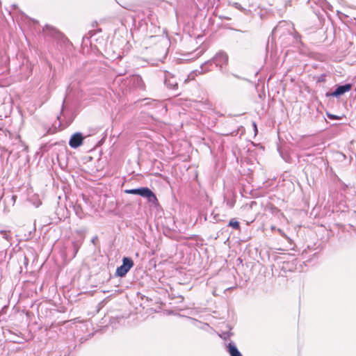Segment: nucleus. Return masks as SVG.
<instances>
[{"label": "nucleus", "instance_id": "1", "mask_svg": "<svg viewBox=\"0 0 356 356\" xmlns=\"http://www.w3.org/2000/svg\"><path fill=\"white\" fill-rule=\"evenodd\" d=\"M124 192L127 194L138 195L147 200L148 202L154 205L159 204L156 195L147 187H141L138 188L127 189Z\"/></svg>", "mask_w": 356, "mask_h": 356}, {"label": "nucleus", "instance_id": "2", "mask_svg": "<svg viewBox=\"0 0 356 356\" xmlns=\"http://www.w3.org/2000/svg\"><path fill=\"white\" fill-rule=\"evenodd\" d=\"M134 262L131 258L124 257L122 264L116 269V275L119 277L124 276L133 267Z\"/></svg>", "mask_w": 356, "mask_h": 356}, {"label": "nucleus", "instance_id": "3", "mask_svg": "<svg viewBox=\"0 0 356 356\" xmlns=\"http://www.w3.org/2000/svg\"><path fill=\"white\" fill-rule=\"evenodd\" d=\"M211 60L213 63L215 64L216 67H219L220 70H222L223 66L227 65L228 63V56L224 51H219Z\"/></svg>", "mask_w": 356, "mask_h": 356}, {"label": "nucleus", "instance_id": "4", "mask_svg": "<svg viewBox=\"0 0 356 356\" xmlns=\"http://www.w3.org/2000/svg\"><path fill=\"white\" fill-rule=\"evenodd\" d=\"M213 63L212 60H209L206 62H204L203 64L200 66V71L195 70L190 73L188 75V79H193L195 78V76L197 75V72L200 74L206 73L207 72H209L211 70V67L213 66Z\"/></svg>", "mask_w": 356, "mask_h": 356}, {"label": "nucleus", "instance_id": "5", "mask_svg": "<svg viewBox=\"0 0 356 356\" xmlns=\"http://www.w3.org/2000/svg\"><path fill=\"white\" fill-rule=\"evenodd\" d=\"M129 83L133 87L139 90H144L145 89L144 81L138 74H134L130 76Z\"/></svg>", "mask_w": 356, "mask_h": 356}, {"label": "nucleus", "instance_id": "6", "mask_svg": "<svg viewBox=\"0 0 356 356\" xmlns=\"http://www.w3.org/2000/svg\"><path fill=\"white\" fill-rule=\"evenodd\" d=\"M165 85L171 90H176L178 87V83L176 77L169 72L165 74Z\"/></svg>", "mask_w": 356, "mask_h": 356}, {"label": "nucleus", "instance_id": "7", "mask_svg": "<svg viewBox=\"0 0 356 356\" xmlns=\"http://www.w3.org/2000/svg\"><path fill=\"white\" fill-rule=\"evenodd\" d=\"M83 138L81 133H75L71 136L69 140V145L72 148H77L82 145Z\"/></svg>", "mask_w": 356, "mask_h": 356}, {"label": "nucleus", "instance_id": "8", "mask_svg": "<svg viewBox=\"0 0 356 356\" xmlns=\"http://www.w3.org/2000/svg\"><path fill=\"white\" fill-rule=\"evenodd\" d=\"M352 88V85L350 83H346L345 85L339 86L336 88L335 90L330 94H327V96H332L335 97H339L344 93L350 91Z\"/></svg>", "mask_w": 356, "mask_h": 356}, {"label": "nucleus", "instance_id": "9", "mask_svg": "<svg viewBox=\"0 0 356 356\" xmlns=\"http://www.w3.org/2000/svg\"><path fill=\"white\" fill-rule=\"evenodd\" d=\"M42 31L46 36H49L52 38L58 39L61 36V33L56 28L50 25H46L43 28Z\"/></svg>", "mask_w": 356, "mask_h": 356}, {"label": "nucleus", "instance_id": "10", "mask_svg": "<svg viewBox=\"0 0 356 356\" xmlns=\"http://www.w3.org/2000/svg\"><path fill=\"white\" fill-rule=\"evenodd\" d=\"M287 26L293 29L291 24L286 21L280 22L279 24L274 28L273 32L275 34L282 33L284 29V27Z\"/></svg>", "mask_w": 356, "mask_h": 356}, {"label": "nucleus", "instance_id": "11", "mask_svg": "<svg viewBox=\"0 0 356 356\" xmlns=\"http://www.w3.org/2000/svg\"><path fill=\"white\" fill-rule=\"evenodd\" d=\"M227 347L230 356H242L241 353L234 343H229Z\"/></svg>", "mask_w": 356, "mask_h": 356}, {"label": "nucleus", "instance_id": "12", "mask_svg": "<svg viewBox=\"0 0 356 356\" xmlns=\"http://www.w3.org/2000/svg\"><path fill=\"white\" fill-rule=\"evenodd\" d=\"M16 197V195H14L6 196L3 198L2 197L1 201L3 202V204L8 203L11 206H13L15 203Z\"/></svg>", "mask_w": 356, "mask_h": 356}, {"label": "nucleus", "instance_id": "13", "mask_svg": "<svg viewBox=\"0 0 356 356\" xmlns=\"http://www.w3.org/2000/svg\"><path fill=\"white\" fill-rule=\"evenodd\" d=\"M228 226L233 227L236 230H240L241 229L239 222L236 220L235 218L230 219L228 223Z\"/></svg>", "mask_w": 356, "mask_h": 356}, {"label": "nucleus", "instance_id": "14", "mask_svg": "<svg viewBox=\"0 0 356 356\" xmlns=\"http://www.w3.org/2000/svg\"><path fill=\"white\" fill-rule=\"evenodd\" d=\"M1 233L3 236V238H4L6 240L9 241L11 239V236L6 231H1Z\"/></svg>", "mask_w": 356, "mask_h": 356}, {"label": "nucleus", "instance_id": "15", "mask_svg": "<svg viewBox=\"0 0 356 356\" xmlns=\"http://www.w3.org/2000/svg\"><path fill=\"white\" fill-rule=\"evenodd\" d=\"M327 115L328 118L331 119V120H339L340 119V118L339 116L333 115V114L327 113Z\"/></svg>", "mask_w": 356, "mask_h": 356}, {"label": "nucleus", "instance_id": "16", "mask_svg": "<svg viewBox=\"0 0 356 356\" xmlns=\"http://www.w3.org/2000/svg\"><path fill=\"white\" fill-rule=\"evenodd\" d=\"M73 246H74V256L76 254V253H77V252H78V250H79V245H78L76 243H74V242H73Z\"/></svg>", "mask_w": 356, "mask_h": 356}, {"label": "nucleus", "instance_id": "17", "mask_svg": "<svg viewBox=\"0 0 356 356\" xmlns=\"http://www.w3.org/2000/svg\"><path fill=\"white\" fill-rule=\"evenodd\" d=\"M23 260L24 264L26 267L29 264V259L26 255H24Z\"/></svg>", "mask_w": 356, "mask_h": 356}, {"label": "nucleus", "instance_id": "18", "mask_svg": "<svg viewBox=\"0 0 356 356\" xmlns=\"http://www.w3.org/2000/svg\"><path fill=\"white\" fill-rule=\"evenodd\" d=\"M26 18H28V17H27V16H26ZM29 20H31V21H32V22H33L34 24H39L38 21V20H36V19H31V18H29Z\"/></svg>", "mask_w": 356, "mask_h": 356}, {"label": "nucleus", "instance_id": "19", "mask_svg": "<svg viewBox=\"0 0 356 356\" xmlns=\"http://www.w3.org/2000/svg\"><path fill=\"white\" fill-rule=\"evenodd\" d=\"M270 208H271V210H272V212H273V213H275V212H279V211H279V209H277L276 207H271Z\"/></svg>", "mask_w": 356, "mask_h": 356}, {"label": "nucleus", "instance_id": "20", "mask_svg": "<svg viewBox=\"0 0 356 356\" xmlns=\"http://www.w3.org/2000/svg\"><path fill=\"white\" fill-rule=\"evenodd\" d=\"M277 232L281 235L284 236V233L281 229H277Z\"/></svg>", "mask_w": 356, "mask_h": 356}, {"label": "nucleus", "instance_id": "21", "mask_svg": "<svg viewBox=\"0 0 356 356\" xmlns=\"http://www.w3.org/2000/svg\"><path fill=\"white\" fill-rule=\"evenodd\" d=\"M298 146H299V147H300V148H301V149H306V148H307L306 147H305V146L303 145V144H302V143H299V145H298Z\"/></svg>", "mask_w": 356, "mask_h": 356}, {"label": "nucleus", "instance_id": "22", "mask_svg": "<svg viewBox=\"0 0 356 356\" xmlns=\"http://www.w3.org/2000/svg\"><path fill=\"white\" fill-rule=\"evenodd\" d=\"M270 229H271L273 232H274V231H277V228H276V227H275V226H274V225H272V226L270 227Z\"/></svg>", "mask_w": 356, "mask_h": 356}, {"label": "nucleus", "instance_id": "23", "mask_svg": "<svg viewBox=\"0 0 356 356\" xmlns=\"http://www.w3.org/2000/svg\"><path fill=\"white\" fill-rule=\"evenodd\" d=\"M234 5L236 8H238L240 6V4L238 3H234Z\"/></svg>", "mask_w": 356, "mask_h": 356}, {"label": "nucleus", "instance_id": "24", "mask_svg": "<svg viewBox=\"0 0 356 356\" xmlns=\"http://www.w3.org/2000/svg\"><path fill=\"white\" fill-rule=\"evenodd\" d=\"M314 154H305V156H314Z\"/></svg>", "mask_w": 356, "mask_h": 356}, {"label": "nucleus", "instance_id": "25", "mask_svg": "<svg viewBox=\"0 0 356 356\" xmlns=\"http://www.w3.org/2000/svg\"><path fill=\"white\" fill-rule=\"evenodd\" d=\"M253 125H254V127L255 128V130H257V125H256V124L254 122L253 123Z\"/></svg>", "mask_w": 356, "mask_h": 356}, {"label": "nucleus", "instance_id": "26", "mask_svg": "<svg viewBox=\"0 0 356 356\" xmlns=\"http://www.w3.org/2000/svg\"><path fill=\"white\" fill-rule=\"evenodd\" d=\"M7 210H8L7 208L5 207H4V211H6Z\"/></svg>", "mask_w": 356, "mask_h": 356}]
</instances>
